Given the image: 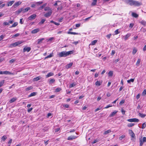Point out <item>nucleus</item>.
Instances as JSON below:
<instances>
[{
	"instance_id": "nucleus-43",
	"label": "nucleus",
	"mask_w": 146,
	"mask_h": 146,
	"mask_svg": "<svg viewBox=\"0 0 146 146\" xmlns=\"http://www.w3.org/2000/svg\"><path fill=\"white\" fill-rule=\"evenodd\" d=\"M33 88V87L32 86H30L29 87H27L26 88V91H29L31 89H32Z\"/></svg>"
},
{
	"instance_id": "nucleus-5",
	"label": "nucleus",
	"mask_w": 146,
	"mask_h": 146,
	"mask_svg": "<svg viewBox=\"0 0 146 146\" xmlns=\"http://www.w3.org/2000/svg\"><path fill=\"white\" fill-rule=\"evenodd\" d=\"M36 17V15L35 14H33L28 18V19L29 20L32 21Z\"/></svg>"
},
{
	"instance_id": "nucleus-30",
	"label": "nucleus",
	"mask_w": 146,
	"mask_h": 146,
	"mask_svg": "<svg viewBox=\"0 0 146 146\" xmlns=\"http://www.w3.org/2000/svg\"><path fill=\"white\" fill-rule=\"evenodd\" d=\"M137 49H136V48H133V51L132 52V54H133L134 55L137 52Z\"/></svg>"
},
{
	"instance_id": "nucleus-52",
	"label": "nucleus",
	"mask_w": 146,
	"mask_h": 146,
	"mask_svg": "<svg viewBox=\"0 0 146 146\" xmlns=\"http://www.w3.org/2000/svg\"><path fill=\"white\" fill-rule=\"evenodd\" d=\"M118 29H117L115 31L114 33L115 35H117L119 33L118 31Z\"/></svg>"
},
{
	"instance_id": "nucleus-61",
	"label": "nucleus",
	"mask_w": 146,
	"mask_h": 146,
	"mask_svg": "<svg viewBox=\"0 0 146 146\" xmlns=\"http://www.w3.org/2000/svg\"><path fill=\"white\" fill-rule=\"evenodd\" d=\"M81 25V24L80 23L79 24H77L76 25V26L77 27H80Z\"/></svg>"
},
{
	"instance_id": "nucleus-54",
	"label": "nucleus",
	"mask_w": 146,
	"mask_h": 146,
	"mask_svg": "<svg viewBox=\"0 0 146 146\" xmlns=\"http://www.w3.org/2000/svg\"><path fill=\"white\" fill-rule=\"evenodd\" d=\"M140 146H142L143 145V143L142 142V139H141L140 140Z\"/></svg>"
},
{
	"instance_id": "nucleus-27",
	"label": "nucleus",
	"mask_w": 146,
	"mask_h": 146,
	"mask_svg": "<svg viewBox=\"0 0 146 146\" xmlns=\"http://www.w3.org/2000/svg\"><path fill=\"white\" fill-rule=\"evenodd\" d=\"M67 33L68 34H70L72 35H78V33H76L75 32H70V31H68L67 32Z\"/></svg>"
},
{
	"instance_id": "nucleus-16",
	"label": "nucleus",
	"mask_w": 146,
	"mask_h": 146,
	"mask_svg": "<svg viewBox=\"0 0 146 146\" xmlns=\"http://www.w3.org/2000/svg\"><path fill=\"white\" fill-rule=\"evenodd\" d=\"M39 31V29H36L32 31L31 33H32L35 34L37 33Z\"/></svg>"
},
{
	"instance_id": "nucleus-17",
	"label": "nucleus",
	"mask_w": 146,
	"mask_h": 146,
	"mask_svg": "<svg viewBox=\"0 0 146 146\" xmlns=\"http://www.w3.org/2000/svg\"><path fill=\"white\" fill-rule=\"evenodd\" d=\"M117 111H116V110L114 111L113 112H112L111 113L110 115V117H112L113 116L117 113Z\"/></svg>"
},
{
	"instance_id": "nucleus-12",
	"label": "nucleus",
	"mask_w": 146,
	"mask_h": 146,
	"mask_svg": "<svg viewBox=\"0 0 146 146\" xmlns=\"http://www.w3.org/2000/svg\"><path fill=\"white\" fill-rule=\"evenodd\" d=\"M30 9L31 8L29 7H28L25 9H23V12L24 13H25L30 10Z\"/></svg>"
},
{
	"instance_id": "nucleus-9",
	"label": "nucleus",
	"mask_w": 146,
	"mask_h": 146,
	"mask_svg": "<svg viewBox=\"0 0 146 146\" xmlns=\"http://www.w3.org/2000/svg\"><path fill=\"white\" fill-rule=\"evenodd\" d=\"M77 138V137L75 136H69L67 139L68 140H72L73 139H75Z\"/></svg>"
},
{
	"instance_id": "nucleus-13",
	"label": "nucleus",
	"mask_w": 146,
	"mask_h": 146,
	"mask_svg": "<svg viewBox=\"0 0 146 146\" xmlns=\"http://www.w3.org/2000/svg\"><path fill=\"white\" fill-rule=\"evenodd\" d=\"M44 40V38H42L40 39H38L37 40V44H39L42 42V41Z\"/></svg>"
},
{
	"instance_id": "nucleus-64",
	"label": "nucleus",
	"mask_w": 146,
	"mask_h": 146,
	"mask_svg": "<svg viewBox=\"0 0 146 146\" xmlns=\"http://www.w3.org/2000/svg\"><path fill=\"white\" fill-rule=\"evenodd\" d=\"M143 50L144 51L146 50V44L143 47Z\"/></svg>"
},
{
	"instance_id": "nucleus-40",
	"label": "nucleus",
	"mask_w": 146,
	"mask_h": 146,
	"mask_svg": "<svg viewBox=\"0 0 146 146\" xmlns=\"http://www.w3.org/2000/svg\"><path fill=\"white\" fill-rule=\"evenodd\" d=\"M135 124L133 123H129L127 124V126L130 127H131L134 125Z\"/></svg>"
},
{
	"instance_id": "nucleus-31",
	"label": "nucleus",
	"mask_w": 146,
	"mask_h": 146,
	"mask_svg": "<svg viewBox=\"0 0 146 146\" xmlns=\"http://www.w3.org/2000/svg\"><path fill=\"white\" fill-rule=\"evenodd\" d=\"M46 19H42L41 21L38 24L40 25L44 23Z\"/></svg>"
},
{
	"instance_id": "nucleus-7",
	"label": "nucleus",
	"mask_w": 146,
	"mask_h": 146,
	"mask_svg": "<svg viewBox=\"0 0 146 146\" xmlns=\"http://www.w3.org/2000/svg\"><path fill=\"white\" fill-rule=\"evenodd\" d=\"M52 13V10H50L49 12H48L47 13H46L44 15V16L46 17H48L51 15Z\"/></svg>"
},
{
	"instance_id": "nucleus-1",
	"label": "nucleus",
	"mask_w": 146,
	"mask_h": 146,
	"mask_svg": "<svg viewBox=\"0 0 146 146\" xmlns=\"http://www.w3.org/2000/svg\"><path fill=\"white\" fill-rule=\"evenodd\" d=\"M74 52V50H71L68 52L66 51H62L59 53L58 55L60 57H65L73 54Z\"/></svg>"
},
{
	"instance_id": "nucleus-48",
	"label": "nucleus",
	"mask_w": 146,
	"mask_h": 146,
	"mask_svg": "<svg viewBox=\"0 0 146 146\" xmlns=\"http://www.w3.org/2000/svg\"><path fill=\"white\" fill-rule=\"evenodd\" d=\"M108 74L109 76H113V72L110 71L109 72Z\"/></svg>"
},
{
	"instance_id": "nucleus-34",
	"label": "nucleus",
	"mask_w": 146,
	"mask_h": 146,
	"mask_svg": "<svg viewBox=\"0 0 146 146\" xmlns=\"http://www.w3.org/2000/svg\"><path fill=\"white\" fill-rule=\"evenodd\" d=\"M140 23L143 25H146V22L145 21L142 20L140 21Z\"/></svg>"
},
{
	"instance_id": "nucleus-15",
	"label": "nucleus",
	"mask_w": 146,
	"mask_h": 146,
	"mask_svg": "<svg viewBox=\"0 0 146 146\" xmlns=\"http://www.w3.org/2000/svg\"><path fill=\"white\" fill-rule=\"evenodd\" d=\"M55 80L54 78H52L48 80V83L49 84H51L54 83L55 82Z\"/></svg>"
},
{
	"instance_id": "nucleus-26",
	"label": "nucleus",
	"mask_w": 146,
	"mask_h": 146,
	"mask_svg": "<svg viewBox=\"0 0 146 146\" xmlns=\"http://www.w3.org/2000/svg\"><path fill=\"white\" fill-rule=\"evenodd\" d=\"M21 12H23V8L19 9L18 11H16V12L17 14H19Z\"/></svg>"
},
{
	"instance_id": "nucleus-37",
	"label": "nucleus",
	"mask_w": 146,
	"mask_h": 146,
	"mask_svg": "<svg viewBox=\"0 0 146 146\" xmlns=\"http://www.w3.org/2000/svg\"><path fill=\"white\" fill-rule=\"evenodd\" d=\"M97 40H93L91 44L92 45H95L97 42Z\"/></svg>"
},
{
	"instance_id": "nucleus-22",
	"label": "nucleus",
	"mask_w": 146,
	"mask_h": 146,
	"mask_svg": "<svg viewBox=\"0 0 146 146\" xmlns=\"http://www.w3.org/2000/svg\"><path fill=\"white\" fill-rule=\"evenodd\" d=\"M17 43L16 42H15L14 43L11 44H10V47H15L17 46Z\"/></svg>"
},
{
	"instance_id": "nucleus-10",
	"label": "nucleus",
	"mask_w": 146,
	"mask_h": 146,
	"mask_svg": "<svg viewBox=\"0 0 146 146\" xmlns=\"http://www.w3.org/2000/svg\"><path fill=\"white\" fill-rule=\"evenodd\" d=\"M131 35L130 34L128 33L125 36H124L123 37V38L125 40H126L127 39H128V38H129Z\"/></svg>"
},
{
	"instance_id": "nucleus-51",
	"label": "nucleus",
	"mask_w": 146,
	"mask_h": 146,
	"mask_svg": "<svg viewBox=\"0 0 146 146\" xmlns=\"http://www.w3.org/2000/svg\"><path fill=\"white\" fill-rule=\"evenodd\" d=\"M142 140L143 143L146 142V137H144L143 138V139H142Z\"/></svg>"
},
{
	"instance_id": "nucleus-20",
	"label": "nucleus",
	"mask_w": 146,
	"mask_h": 146,
	"mask_svg": "<svg viewBox=\"0 0 146 146\" xmlns=\"http://www.w3.org/2000/svg\"><path fill=\"white\" fill-rule=\"evenodd\" d=\"M37 93L35 92H33L31 93L28 96V97H30L32 96H35Z\"/></svg>"
},
{
	"instance_id": "nucleus-62",
	"label": "nucleus",
	"mask_w": 146,
	"mask_h": 146,
	"mask_svg": "<svg viewBox=\"0 0 146 146\" xmlns=\"http://www.w3.org/2000/svg\"><path fill=\"white\" fill-rule=\"evenodd\" d=\"M4 36L3 35H1L0 36V41L2 40Z\"/></svg>"
},
{
	"instance_id": "nucleus-28",
	"label": "nucleus",
	"mask_w": 146,
	"mask_h": 146,
	"mask_svg": "<svg viewBox=\"0 0 146 146\" xmlns=\"http://www.w3.org/2000/svg\"><path fill=\"white\" fill-rule=\"evenodd\" d=\"M111 132V131L109 129L108 130H107V131H105L104 133L103 134L104 135H106L108 133H109Z\"/></svg>"
},
{
	"instance_id": "nucleus-32",
	"label": "nucleus",
	"mask_w": 146,
	"mask_h": 146,
	"mask_svg": "<svg viewBox=\"0 0 146 146\" xmlns=\"http://www.w3.org/2000/svg\"><path fill=\"white\" fill-rule=\"evenodd\" d=\"M53 56V53H52L51 54H50L48 56L46 57L45 58V59H46L48 58H50Z\"/></svg>"
},
{
	"instance_id": "nucleus-11",
	"label": "nucleus",
	"mask_w": 146,
	"mask_h": 146,
	"mask_svg": "<svg viewBox=\"0 0 146 146\" xmlns=\"http://www.w3.org/2000/svg\"><path fill=\"white\" fill-rule=\"evenodd\" d=\"M72 64H73V63L71 62V63L67 64V65H66L65 66L66 68L67 69H68L69 68L71 67L72 66Z\"/></svg>"
},
{
	"instance_id": "nucleus-38",
	"label": "nucleus",
	"mask_w": 146,
	"mask_h": 146,
	"mask_svg": "<svg viewBox=\"0 0 146 146\" xmlns=\"http://www.w3.org/2000/svg\"><path fill=\"white\" fill-rule=\"evenodd\" d=\"M146 127V122H145L142 124L141 128L142 129L145 128Z\"/></svg>"
},
{
	"instance_id": "nucleus-39",
	"label": "nucleus",
	"mask_w": 146,
	"mask_h": 146,
	"mask_svg": "<svg viewBox=\"0 0 146 146\" xmlns=\"http://www.w3.org/2000/svg\"><path fill=\"white\" fill-rule=\"evenodd\" d=\"M62 105L64 107H65L66 108H69V106L68 104H64Z\"/></svg>"
},
{
	"instance_id": "nucleus-41",
	"label": "nucleus",
	"mask_w": 146,
	"mask_h": 146,
	"mask_svg": "<svg viewBox=\"0 0 146 146\" xmlns=\"http://www.w3.org/2000/svg\"><path fill=\"white\" fill-rule=\"evenodd\" d=\"M40 77H37L34 78V80L35 81H37L40 80Z\"/></svg>"
},
{
	"instance_id": "nucleus-47",
	"label": "nucleus",
	"mask_w": 146,
	"mask_h": 146,
	"mask_svg": "<svg viewBox=\"0 0 146 146\" xmlns=\"http://www.w3.org/2000/svg\"><path fill=\"white\" fill-rule=\"evenodd\" d=\"M141 60L140 59H138L136 63V65L137 66H139V64Z\"/></svg>"
},
{
	"instance_id": "nucleus-14",
	"label": "nucleus",
	"mask_w": 146,
	"mask_h": 146,
	"mask_svg": "<svg viewBox=\"0 0 146 146\" xmlns=\"http://www.w3.org/2000/svg\"><path fill=\"white\" fill-rule=\"evenodd\" d=\"M102 82L99 81H97L95 82V84L96 86H100L102 84Z\"/></svg>"
},
{
	"instance_id": "nucleus-56",
	"label": "nucleus",
	"mask_w": 146,
	"mask_h": 146,
	"mask_svg": "<svg viewBox=\"0 0 146 146\" xmlns=\"http://www.w3.org/2000/svg\"><path fill=\"white\" fill-rule=\"evenodd\" d=\"M22 42H23L21 41H18V42H16V43H17V46L20 44L22 43Z\"/></svg>"
},
{
	"instance_id": "nucleus-53",
	"label": "nucleus",
	"mask_w": 146,
	"mask_h": 146,
	"mask_svg": "<svg viewBox=\"0 0 146 146\" xmlns=\"http://www.w3.org/2000/svg\"><path fill=\"white\" fill-rule=\"evenodd\" d=\"M121 111L123 114L124 115L125 114V111L123 108L121 109Z\"/></svg>"
},
{
	"instance_id": "nucleus-29",
	"label": "nucleus",
	"mask_w": 146,
	"mask_h": 146,
	"mask_svg": "<svg viewBox=\"0 0 146 146\" xmlns=\"http://www.w3.org/2000/svg\"><path fill=\"white\" fill-rule=\"evenodd\" d=\"M7 139V137L6 135L3 136L1 138V139L2 141H4Z\"/></svg>"
},
{
	"instance_id": "nucleus-36",
	"label": "nucleus",
	"mask_w": 146,
	"mask_h": 146,
	"mask_svg": "<svg viewBox=\"0 0 146 146\" xmlns=\"http://www.w3.org/2000/svg\"><path fill=\"white\" fill-rule=\"evenodd\" d=\"M18 25V23L17 22L13 24L10 27V28H12L13 27H15L16 26Z\"/></svg>"
},
{
	"instance_id": "nucleus-44",
	"label": "nucleus",
	"mask_w": 146,
	"mask_h": 146,
	"mask_svg": "<svg viewBox=\"0 0 146 146\" xmlns=\"http://www.w3.org/2000/svg\"><path fill=\"white\" fill-rule=\"evenodd\" d=\"M46 3H45L43 5H42V6H40V9H43L46 6Z\"/></svg>"
},
{
	"instance_id": "nucleus-59",
	"label": "nucleus",
	"mask_w": 146,
	"mask_h": 146,
	"mask_svg": "<svg viewBox=\"0 0 146 146\" xmlns=\"http://www.w3.org/2000/svg\"><path fill=\"white\" fill-rule=\"evenodd\" d=\"M125 102V100H122L120 102L119 104L121 105L123 104Z\"/></svg>"
},
{
	"instance_id": "nucleus-33",
	"label": "nucleus",
	"mask_w": 146,
	"mask_h": 146,
	"mask_svg": "<svg viewBox=\"0 0 146 146\" xmlns=\"http://www.w3.org/2000/svg\"><path fill=\"white\" fill-rule=\"evenodd\" d=\"M139 115L140 117L142 118L146 116L145 114L143 113H139Z\"/></svg>"
},
{
	"instance_id": "nucleus-25",
	"label": "nucleus",
	"mask_w": 146,
	"mask_h": 146,
	"mask_svg": "<svg viewBox=\"0 0 146 146\" xmlns=\"http://www.w3.org/2000/svg\"><path fill=\"white\" fill-rule=\"evenodd\" d=\"M17 100V98H13L11 99L9 101L10 103H12L14 102Z\"/></svg>"
},
{
	"instance_id": "nucleus-8",
	"label": "nucleus",
	"mask_w": 146,
	"mask_h": 146,
	"mask_svg": "<svg viewBox=\"0 0 146 146\" xmlns=\"http://www.w3.org/2000/svg\"><path fill=\"white\" fill-rule=\"evenodd\" d=\"M21 2L20 1H18L14 4L13 7H14V8H15L18 6L20 4H21Z\"/></svg>"
},
{
	"instance_id": "nucleus-23",
	"label": "nucleus",
	"mask_w": 146,
	"mask_h": 146,
	"mask_svg": "<svg viewBox=\"0 0 146 146\" xmlns=\"http://www.w3.org/2000/svg\"><path fill=\"white\" fill-rule=\"evenodd\" d=\"M14 2V1H10L8 3L7 6H11Z\"/></svg>"
},
{
	"instance_id": "nucleus-55",
	"label": "nucleus",
	"mask_w": 146,
	"mask_h": 146,
	"mask_svg": "<svg viewBox=\"0 0 146 146\" xmlns=\"http://www.w3.org/2000/svg\"><path fill=\"white\" fill-rule=\"evenodd\" d=\"M50 9V8L49 7H46L44 8V10L45 11H47L49 10Z\"/></svg>"
},
{
	"instance_id": "nucleus-2",
	"label": "nucleus",
	"mask_w": 146,
	"mask_h": 146,
	"mask_svg": "<svg viewBox=\"0 0 146 146\" xmlns=\"http://www.w3.org/2000/svg\"><path fill=\"white\" fill-rule=\"evenodd\" d=\"M126 2L127 4L131 6H139L140 5V3L138 1L133 0H127Z\"/></svg>"
},
{
	"instance_id": "nucleus-4",
	"label": "nucleus",
	"mask_w": 146,
	"mask_h": 146,
	"mask_svg": "<svg viewBox=\"0 0 146 146\" xmlns=\"http://www.w3.org/2000/svg\"><path fill=\"white\" fill-rule=\"evenodd\" d=\"M127 121L129 122H138L139 121V120L137 119L134 118L128 119Z\"/></svg>"
},
{
	"instance_id": "nucleus-49",
	"label": "nucleus",
	"mask_w": 146,
	"mask_h": 146,
	"mask_svg": "<svg viewBox=\"0 0 146 146\" xmlns=\"http://www.w3.org/2000/svg\"><path fill=\"white\" fill-rule=\"evenodd\" d=\"M76 84H75L74 83H72L69 86V87L70 88H72Z\"/></svg>"
},
{
	"instance_id": "nucleus-63",
	"label": "nucleus",
	"mask_w": 146,
	"mask_h": 146,
	"mask_svg": "<svg viewBox=\"0 0 146 146\" xmlns=\"http://www.w3.org/2000/svg\"><path fill=\"white\" fill-rule=\"evenodd\" d=\"M3 24L4 25H9V23H8V22H4L3 23Z\"/></svg>"
},
{
	"instance_id": "nucleus-58",
	"label": "nucleus",
	"mask_w": 146,
	"mask_h": 146,
	"mask_svg": "<svg viewBox=\"0 0 146 146\" xmlns=\"http://www.w3.org/2000/svg\"><path fill=\"white\" fill-rule=\"evenodd\" d=\"M142 94L143 95H145L146 94V90H144L142 93Z\"/></svg>"
},
{
	"instance_id": "nucleus-45",
	"label": "nucleus",
	"mask_w": 146,
	"mask_h": 146,
	"mask_svg": "<svg viewBox=\"0 0 146 146\" xmlns=\"http://www.w3.org/2000/svg\"><path fill=\"white\" fill-rule=\"evenodd\" d=\"M16 61V59H12L11 60H10L9 62L10 63H12L14 62H15Z\"/></svg>"
},
{
	"instance_id": "nucleus-60",
	"label": "nucleus",
	"mask_w": 146,
	"mask_h": 146,
	"mask_svg": "<svg viewBox=\"0 0 146 146\" xmlns=\"http://www.w3.org/2000/svg\"><path fill=\"white\" fill-rule=\"evenodd\" d=\"M5 3L3 4L2 5H1L0 6V8H2L4 6H5Z\"/></svg>"
},
{
	"instance_id": "nucleus-46",
	"label": "nucleus",
	"mask_w": 146,
	"mask_h": 146,
	"mask_svg": "<svg viewBox=\"0 0 146 146\" xmlns=\"http://www.w3.org/2000/svg\"><path fill=\"white\" fill-rule=\"evenodd\" d=\"M134 81V79L131 78L127 81L128 83H130V82H133Z\"/></svg>"
},
{
	"instance_id": "nucleus-24",
	"label": "nucleus",
	"mask_w": 146,
	"mask_h": 146,
	"mask_svg": "<svg viewBox=\"0 0 146 146\" xmlns=\"http://www.w3.org/2000/svg\"><path fill=\"white\" fill-rule=\"evenodd\" d=\"M97 0H93L91 4V5L92 6L95 5L97 3Z\"/></svg>"
},
{
	"instance_id": "nucleus-6",
	"label": "nucleus",
	"mask_w": 146,
	"mask_h": 146,
	"mask_svg": "<svg viewBox=\"0 0 146 146\" xmlns=\"http://www.w3.org/2000/svg\"><path fill=\"white\" fill-rule=\"evenodd\" d=\"M31 50V48L30 47H25L23 50V52H25L26 51L28 52H29Z\"/></svg>"
},
{
	"instance_id": "nucleus-42",
	"label": "nucleus",
	"mask_w": 146,
	"mask_h": 146,
	"mask_svg": "<svg viewBox=\"0 0 146 146\" xmlns=\"http://www.w3.org/2000/svg\"><path fill=\"white\" fill-rule=\"evenodd\" d=\"M4 80H3L0 82V88L2 86L4 83Z\"/></svg>"
},
{
	"instance_id": "nucleus-57",
	"label": "nucleus",
	"mask_w": 146,
	"mask_h": 146,
	"mask_svg": "<svg viewBox=\"0 0 146 146\" xmlns=\"http://www.w3.org/2000/svg\"><path fill=\"white\" fill-rule=\"evenodd\" d=\"M111 35V34H109L106 35V37L108 39H109Z\"/></svg>"
},
{
	"instance_id": "nucleus-21",
	"label": "nucleus",
	"mask_w": 146,
	"mask_h": 146,
	"mask_svg": "<svg viewBox=\"0 0 146 146\" xmlns=\"http://www.w3.org/2000/svg\"><path fill=\"white\" fill-rule=\"evenodd\" d=\"M132 15L133 17L136 18H137L138 17V15L136 14V13H132Z\"/></svg>"
},
{
	"instance_id": "nucleus-35",
	"label": "nucleus",
	"mask_w": 146,
	"mask_h": 146,
	"mask_svg": "<svg viewBox=\"0 0 146 146\" xmlns=\"http://www.w3.org/2000/svg\"><path fill=\"white\" fill-rule=\"evenodd\" d=\"M125 135H122L120 136L119 137V139L120 140H122L125 137Z\"/></svg>"
},
{
	"instance_id": "nucleus-18",
	"label": "nucleus",
	"mask_w": 146,
	"mask_h": 146,
	"mask_svg": "<svg viewBox=\"0 0 146 146\" xmlns=\"http://www.w3.org/2000/svg\"><path fill=\"white\" fill-rule=\"evenodd\" d=\"M54 75V73L52 72H50L46 76V78H48L50 76H53Z\"/></svg>"
},
{
	"instance_id": "nucleus-50",
	"label": "nucleus",
	"mask_w": 146,
	"mask_h": 146,
	"mask_svg": "<svg viewBox=\"0 0 146 146\" xmlns=\"http://www.w3.org/2000/svg\"><path fill=\"white\" fill-rule=\"evenodd\" d=\"M61 89L60 88H58L55 90V91L56 92H58L60 91Z\"/></svg>"
},
{
	"instance_id": "nucleus-3",
	"label": "nucleus",
	"mask_w": 146,
	"mask_h": 146,
	"mask_svg": "<svg viewBox=\"0 0 146 146\" xmlns=\"http://www.w3.org/2000/svg\"><path fill=\"white\" fill-rule=\"evenodd\" d=\"M129 134L130 135L131 138V140L133 141H134L135 139V134L131 130H129Z\"/></svg>"
},
{
	"instance_id": "nucleus-19",
	"label": "nucleus",
	"mask_w": 146,
	"mask_h": 146,
	"mask_svg": "<svg viewBox=\"0 0 146 146\" xmlns=\"http://www.w3.org/2000/svg\"><path fill=\"white\" fill-rule=\"evenodd\" d=\"M3 74L11 75L13 74L8 71H3Z\"/></svg>"
}]
</instances>
